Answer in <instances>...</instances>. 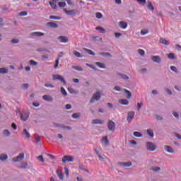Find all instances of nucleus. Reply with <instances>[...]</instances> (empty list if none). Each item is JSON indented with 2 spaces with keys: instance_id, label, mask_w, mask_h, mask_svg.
<instances>
[{
  "instance_id": "f257e3e1",
  "label": "nucleus",
  "mask_w": 181,
  "mask_h": 181,
  "mask_svg": "<svg viewBox=\"0 0 181 181\" xmlns=\"http://www.w3.org/2000/svg\"><path fill=\"white\" fill-rule=\"evenodd\" d=\"M100 100H101V93H100V91H97L93 95L92 98H90V103L94 104L95 101H100Z\"/></svg>"
},
{
  "instance_id": "f03ea898",
  "label": "nucleus",
  "mask_w": 181,
  "mask_h": 181,
  "mask_svg": "<svg viewBox=\"0 0 181 181\" xmlns=\"http://www.w3.org/2000/svg\"><path fill=\"white\" fill-rule=\"evenodd\" d=\"M52 78H53V80H58L59 81H62V83H63L64 86H66L67 84V82L66 81L64 78H63V76H62V75L54 74L52 76Z\"/></svg>"
},
{
  "instance_id": "7ed1b4c3",
  "label": "nucleus",
  "mask_w": 181,
  "mask_h": 181,
  "mask_svg": "<svg viewBox=\"0 0 181 181\" xmlns=\"http://www.w3.org/2000/svg\"><path fill=\"white\" fill-rule=\"evenodd\" d=\"M146 146H147V151H150L151 152H153L156 149V145L155 144L151 142V141H147L146 142Z\"/></svg>"
},
{
  "instance_id": "20e7f679",
  "label": "nucleus",
  "mask_w": 181,
  "mask_h": 181,
  "mask_svg": "<svg viewBox=\"0 0 181 181\" xmlns=\"http://www.w3.org/2000/svg\"><path fill=\"white\" fill-rule=\"evenodd\" d=\"M53 124L57 127V128H62V129H68L69 131H71V127L70 126H66L61 123H55L54 122Z\"/></svg>"
},
{
  "instance_id": "39448f33",
  "label": "nucleus",
  "mask_w": 181,
  "mask_h": 181,
  "mask_svg": "<svg viewBox=\"0 0 181 181\" xmlns=\"http://www.w3.org/2000/svg\"><path fill=\"white\" fill-rule=\"evenodd\" d=\"M23 159H25V153H20L19 155L16 157H14L13 158V162H19L21 160H23Z\"/></svg>"
},
{
  "instance_id": "423d86ee",
  "label": "nucleus",
  "mask_w": 181,
  "mask_h": 181,
  "mask_svg": "<svg viewBox=\"0 0 181 181\" xmlns=\"http://www.w3.org/2000/svg\"><path fill=\"white\" fill-rule=\"evenodd\" d=\"M74 157L70 156H64L62 158V163H66V162H74Z\"/></svg>"
},
{
  "instance_id": "0eeeda50",
  "label": "nucleus",
  "mask_w": 181,
  "mask_h": 181,
  "mask_svg": "<svg viewBox=\"0 0 181 181\" xmlns=\"http://www.w3.org/2000/svg\"><path fill=\"white\" fill-rule=\"evenodd\" d=\"M64 12L69 16H76V12H77V10H67V8H64Z\"/></svg>"
},
{
  "instance_id": "6e6552de",
  "label": "nucleus",
  "mask_w": 181,
  "mask_h": 181,
  "mask_svg": "<svg viewBox=\"0 0 181 181\" xmlns=\"http://www.w3.org/2000/svg\"><path fill=\"white\" fill-rule=\"evenodd\" d=\"M151 60L153 62V63H158L159 64L162 62V58L158 55H153L151 57Z\"/></svg>"
},
{
  "instance_id": "1a4fd4ad",
  "label": "nucleus",
  "mask_w": 181,
  "mask_h": 181,
  "mask_svg": "<svg viewBox=\"0 0 181 181\" xmlns=\"http://www.w3.org/2000/svg\"><path fill=\"white\" fill-rule=\"evenodd\" d=\"M107 127L110 131H115V123L112 120L108 122Z\"/></svg>"
},
{
  "instance_id": "9d476101",
  "label": "nucleus",
  "mask_w": 181,
  "mask_h": 181,
  "mask_svg": "<svg viewBox=\"0 0 181 181\" xmlns=\"http://www.w3.org/2000/svg\"><path fill=\"white\" fill-rule=\"evenodd\" d=\"M134 117H135V112H134V111L129 112L128 115H127L128 122H131V121H132V119H134Z\"/></svg>"
},
{
  "instance_id": "9b49d317",
  "label": "nucleus",
  "mask_w": 181,
  "mask_h": 181,
  "mask_svg": "<svg viewBox=\"0 0 181 181\" xmlns=\"http://www.w3.org/2000/svg\"><path fill=\"white\" fill-rule=\"evenodd\" d=\"M58 40H59V42H61V43H67V42H69V37H66V36H59L57 37Z\"/></svg>"
},
{
  "instance_id": "f8f14e48",
  "label": "nucleus",
  "mask_w": 181,
  "mask_h": 181,
  "mask_svg": "<svg viewBox=\"0 0 181 181\" xmlns=\"http://www.w3.org/2000/svg\"><path fill=\"white\" fill-rule=\"evenodd\" d=\"M117 165H119L120 166H124V168H129L130 166H132V163H131V162H119V163H117Z\"/></svg>"
},
{
  "instance_id": "ddd939ff",
  "label": "nucleus",
  "mask_w": 181,
  "mask_h": 181,
  "mask_svg": "<svg viewBox=\"0 0 181 181\" xmlns=\"http://www.w3.org/2000/svg\"><path fill=\"white\" fill-rule=\"evenodd\" d=\"M42 100L47 101V103H53V98L49 95H45L42 96Z\"/></svg>"
},
{
  "instance_id": "4468645a",
  "label": "nucleus",
  "mask_w": 181,
  "mask_h": 181,
  "mask_svg": "<svg viewBox=\"0 0 181 181\" xmlns=\"http://www.w3.org/2000/svg\"><path fill=\"white\" fill-rule=\"evenodd\" d=\"M92 124L93 125H103L104 124V122L100 119H95L92 120Z\"/></svg>"
},
{
  "instance_id": "2eb2a0df",
  "label": "nucleus",
  "mask_w": 181,
  "mask_h": 181,
  "mask_svg": "<svg viewBox=\"0 0 181 181\" xmlns=\"http://www.w3.org/2000/svg\"><path fill=\"white\" fill-rule=\"evenodd\" d=\"M46 25L47 26H49V28H52V29H57V28H59V25L54 22H48Z\"/></svg>"
},
{
  "instance_id": "dca6fc26",
  "label": "nucleus",
  "mask_w": 181,
  "mask_h": 181,
  "mask_svg": "<svg viewBox=\"0 0 181 181\" xmlns=\"http://www.w3.org/2000/svg\"><path fill=\"white\" fill-rule=\"evenodd\" d=\"M21 119L24 122L28 121L29 119V114L28 112L21 113Z\"/></svg>"
},
{
  "instance_id": "f3484780",
  "label": "nucleus",
  "mask_w": 181,
  "mask_h": 181,
  "mask_svg": "<svg viewBox=\"0 0 181 181\" xmlns=\"http://www.w3.org/2000/svg\"><path fill=\"white\" fill-rule=\"evenodd\" d=\"M119 26L121 29H127V28H128V24L125 21H120L119 23Z\"/></svg>"
},
{
  "instance_id": "a211bd4d",
  "label": "nucleus",
  "mask_w": 181,
  "mask_h": 181,
  "mask_svg": "<svg viewBox=\"0 0 181 181\" xmlns=\"http://www.w3.org/2000/svg\"><path fill=\"white\" fill-rule=\"evenodd\" d=\"M31 36H35L37 37H40V36H45V33L40 32H33L31 33Z\"/></svg>"
},
{
  "instance_id": "6ab92c4d",
  "label": "nucleus",
  "mask_w": 181,
  "mask_h": 181,
  "mask_svg": "<svg viewBox=\"0 0 181 181\" xmlns=\"http://www.w3.org/2000/svg\"><path fill=\"white\" fill-rule=\"evenodd\" d=\"M117 74L121 77L123 80H129V77L127 76L125 74H122L119 72H117Z\"/></svg>"
},
{
  "instance_id": "aec40b11",
  "label": "nucleus",
  "mask_w": 181,
  "mask_h": 181,
  "mask_svg": "<svg viewBox=\"0 0 181 181\" xmlns=\"http://www.w3.org/2000/svg\"><path fill=\"white\" fill-rule=\"evenodd\" d=\"M57 175H58V177H59L60 180H63L64 175L63 174V173L62 172V170L57 169Z\"/></svg>"
},
{
  "instance_id": "412c9836",
  "label": "nucleus",
  "mask_w": 181,
  "mask_h": 181,
  "mask_svg": "<svg viewBox=\"0 0 181 181\" xmlns=\"http://www.w3.org/2000/svg\"><path fill=\"white\" fill-rule=\"evenodd\" d=\"M165 149L169 153H175V150H173V148L170 146H165Z\"/></svg>"
},
{
  "instance_id": "4be33fe9",
  "label": "nucleus",
  "mask_w": 181,
  "mask_h": 181,
  "mask_svg": "<svg viewBox=\"0 0 181 181\" xmlns=\"http://www.w3.org/2000/svg\"><path fill=\"white\" fill-rule=\"evenodd\" d=\"M102 142H105V146H108L110 145V140H108V136H104L102 139Z\"/></svg>"
},
{
  "instance_id": "5701e85b",
  "label": "nucleus",
  "mask_w": 181,
  "mask_h": 181,
  "mask_svg": "<svg viewBox=\"0 0 181 181\" xmlns=\"http://www.w3.org/2000/svg\"><path fill=\"white\" fill-rule=\"evenodd\" d=\"M159 42H160V43H162V45H165V46H169V45H170L169 41H168L165 38H160Z\"/></svg>"
},
{
  "instance_id": "b1692460",
  "label": "nucleus",
  "mask_w": 181,
  "mask_h": 181,
  "mask_svg": "<svg viewBox=\"0 0 181 181\" xmlns=\"http://www.w3.org/2000/svg\"><path fill=\"white\" fill-rule=\"evenodd\" d=\"M119 103L122 105H128L129 104V101L127 99H120L119 100Z\"/></svg>"
},
{
  "instance_id": "393cba45",
  "label": "nucleus",
  "mask_w": 181,
  "mask_h": 181,
  "mask_svg": "<svg viewBox=\"0 0 181 181\" xmlns=\"http://www.w3.org/2000/svg\"><path fill=\"white\" fill-rule=\"evenodd\" d=\"M8 159V155L5 153L0 154V160L5 162Z\"/></svg>"
},
{
  "instance_id": "a878e982",
  "label": "nucleus",
  "mask_w": 181,
  "mask_h": 181,
  "mask_svg": "<svg viewBox=\"0 0 181 181\" xmlns=\"http://www.w3.org/2000/svg\"><path fill=\"white\" fill-rule=\"evenodd\" d=\"M147 8L148 9H149V11H152V12L155 11V7H153V4H152V1L148 2Z\"/></svg>"
},
{
  "instance_id": "bb28decb",
  "label": "nucleus",
  "mask_w": 181,
  "mask_h": 181,
  "mask_svg": "<svg viewBox=\"0 0 181 181\" xmlns=\"http://www.w3.org/2000/svg\"><path fill=\"white\" fill-rule=\"evenodd\" d=\"M99 54L103 57H112V55L109 52H99Z\"/></svg>"
},
{
  "instance_id": "cd10ccee",
  "label": "nucleus",
  "mask_w": 181,
  "mask_h": 181,
  "mask_svg": "<svg viewBox=\"0 0 181 181\" xmlns=\"http://www.w3.org/2000/svg\"><path fill=\"white\" fill-rule=\"evenodd\" d=\"M83 50L84 52H86V53H88V54H90V56H95V53L91 49L83 48Z\"/></svg>"
},
{
  "instance_id": "c85d7f7f",
  "label": "nucleus",
  "mask_w": 181,
  "mask_h": 181,
  "mask_svg": "<svg viewBox=\"0 0 181 181\" xmlns=\"http://www.w3.org/2000/svg\"><path fill=\"white\" fill-rule=\"evenodd\" d=\"M124 93H125V94H127V98L128 100H129L131 98V97H132V93H131V91H129L127 89H124Z\"/></svg>"
},
{
  "instance_id": "c756f323",
  "label": "nucleus",
  "mask_w": 181,
  "mask_h": 181,
  "mask_svg": "<svg viewBox=\"0 0 181 181\" xmlns=\"http://www.w3.org/2000/svg\"><path fill=\"white\" fill-rule=\"evenodd\" d=\"M168 59H170V60H176V59H177V57L174 53L168 54Z\"/></svg>"
},
{
  "instance_id": "7c9ffc66",
  "label": "nucleus",
  "mask_w": 181,
  "mask_h": 181,
  "mask_svg": "<svg viewBox=\"0 0 181 181\" xmlns=\"http://www.w3.org/2000/svg\"><path fill=\"white\" fill-rule=\"evenodd\" d=\"M96 30H99V32H100V33H105V29H104V28H103V27H101V26H98V27H96Z\"/></svg>"
},
{
  "instance_id": "2f4dec72",
  "label": "nucleus",
  "mask_w": 181,
  "mask_h": 181,
  "mask_svg": "<svg viewBox=\"0 0 181 181\" xmlns=\"http://www.w3.org/2000/svg\"><path fill=\"white\" fill-rule=\"evenodd\" d=\"M23 135H25V137H27L28 139L30 138V134H29V132H28L26 129H24L23 130Z\"/></svg>"
},
{
  "instance_id": "473e14b6",
  "label": "nucleus",
  "mask_w": 181,
  "mask_h": 181,
  "mask_svg": "<svg viewBox=\"0 0 181 181\" xmlns=\"http://www.w3.org/2000/svg\"><path fill=\"white\" fill-rule=\"evenodd\" d=\"M147 134L148 135H149V136H151V138H153V136H155V134H153V130L148 129L147 130Z\"/></svg>"
},
{
  "instance_id": "72a5a7b5",
  "label": "nucleus",
  "mask_w": 181,
  "mask_h": 181,
  "mask_svg": "<svg viewBox=\"0 0 181 181\" xmlns=\"http://www.w3.org/2000/svg\"><path fill=\"white\" fill-rule=\"evenodd\" d=\"M0 74H8V69L0 68Z\"/></svg>"
},
{
  "instance_id": "f704fd0d",
  "label": "nucleus",
  "mask_w": 181,
  "mask_h": 181,
  "mask_svg": "<svg viewBox=\"0 0 181 181\" xmlns=\"http://www.w3.org/2000/svg\"><path fill=\"white\" fill-rule=\"evenodd\" d=\"M3 135H4V136H10L11 132H9V130H8V129H4L3 131Z\"/></svg>"
},
{
  "instance_id": "c9c22d12",
  "label": "nucleus",
  "mask_w": 181,
  "mask_h": 181,
  "mask_svg": "<svg viewBox=\"0 0 181 181\" xmlns=\"http://www.w3.org/2000/svg\"><path fill=\"white\" fill-rule=\"evenodd\" d=\"M133 135H134L136 138H142V133L139 132H134L133 133Z\"/></svg>"
},
{
  "instance_id": "e433bc0d",
  "label": "nucleus",
  "mask_w": 181,
  "mask_h": 181,
  "mask_svg": "<svg viewBox=\"0 0 181 181\" xmlns=\"http://www.w3.org/2000/svg\"><path fill=\"white\" fill-rule=\"evenodd\" d=\"M95 65L100 67V69H105V65L101 62H95Z\"/></svg>"
},
{
  "instance_id": "4c0bfd02",
  "label": "nucleus",
  "mask_w": 181,
  "mask_h": 181,
  "mask_svg": "<svg viewBox=\"0 0 181 181\" xmlns=\"http://www.w3.org/2000/svg\"><path fill=\"white\" fill-rule=\"evenodd\" d=\"M71 117L74 119H78V118H80V117H81V115H80V113H74V114H72Z\"/></svg>"
},
{
  "instance_id": "58836bf2",
  "label": "nucleus",
  "mask_w": 181,
  "mask_h": 181,
  "mask_svg": "<svg viewBox=\"0 0 181 181\" xmlns=\"http://www.w3.org/2000/svg\"><path fill=\"white\" fill-rule=\"evenodd\" d=\"M72 69L74 70H77V71H83V68L81 66H72Z\"/></svg>"
},
{
  "instance_id": "ea45409f",
  "label": "nucleus",
  "mask_w": 181,
  "mask_h": 181,
  "mask_svg": "<svg viewBox=\"0 0 181 181\" xmlns=\"http://www.w3.org/2000/svg\"><path fill=\"white\" fill-rule=\"evenodd\" d=\"M49 4L52 9H56L57 8V4H54V1H49Z\"/></svg>"
},
{
  "instance_id": "a19ab883",
  "label": "nucleus",
  "mask_w": 181,
  "mask_h": 181,
  "mask_svg": "<svg viewBox=\"0 0 181 181\" xmlns=\"http://www.w3.org/2000/svg\"><path fill=\"white\" fill-rule=\"evenodd\" d=\"M61 93L62 95H64V97H67V91H66V89H64V88L61 87Z\"/></svg>"
},
{
  "instance_id": "79ce46f5",
  "label": "nucleus",
  "mask_w": 181,
  "mask_h": 181,
  "mask_svg": "<svg viewBox=\"0 0 181 181\" xmlns=\"http://www.w3.org/2000/svg\"><path fill=\"white\" fill-rule=\"evenodd\" d=\"M29 168L28 166V163H23L21 166H20V169H28Z\"/></svg>"
},
{
  "instance_id": "37998d69",
  "label": "nucleus",
  "mask_w": 181,
  "mask_h": 181,
  "mask_svg": "<svg viewBox=\"0 0 181 181\" xmlns=\"http://www.w3.org/2000/svg\"><path fill=\"white\" fill-rule=\"evenodd\" d=\"M29 63L30 66H37L38 63L36 61H34L33 59H31L29 61Z\"/></svg>"
},
{
  "instance_id": "c03bdc74",
  "label": "nucleus",
  "mask_w": 181,
  "mask_h": 181,
  "mask_svg": "<svg viewBox=\"0 0 181 181\" xmlns=\"http://www.w3.org/2000/svg\"><path fill=\"white\" fill-rule=\"evenodd\" d=\"M49 19H56L57 21H60V19H62V17L57 16H50Z\"/></svg>"
},
{
  "instance_id": "a18cd8bd",
  "label": "nucleus",
  "mask_w": 181,
  "mask_h": 181,
  "mask_svg": "<svg viewBox=\"0 0 181 181\" xmlns=\"http://www.w3.org/2000/svg\"><path fill=\"white\" fill-rule=\"evenodd\" d=\"M170 70H172V71H174V73H177V74L179 73L177 68H176V66H171Z\"/></svg>"
},
{
  "instance_id": "49530a36",
  "label": "nucleus",
  "mask_w": 181,
  "mask_h": 181,
  "mask_svg": "<svg viewBox=\"0 0 181 181\" xmlns=\"http://www.w3.org/2000/svg\"><path fill=\"white\" fill-rule=\"evenodd\" d=\"M74 54L76 57H83L82 54L80 52H78V51H74Z\"/></svg>"
},
{
  "instance_id": "de8ad7c7",
  "label": "nucleus",
  "mask_w": 181,
  "mask_h": 181,
  "mask_svg": "<svg viewBox=\"0 0 181 181\" xmlns=\"http://www.w3.org/2000/svg\"><path fill=\"white\" fill-rule=\"evenodd\" d=\"M37 160H39L40 162H42V163H45V158H43V156H39L38 157H37Z\"/></svg>"
},
{
  "instance_id": "09e8293b",
  "label": "nucleus",
  "mask_w": 181,
  "mask_h": 181,
  "mask_svg": "<svg viewBox=\"0 0 181 181\" xmlns=\"http://www.w3.org/2000/svg\"><path fill=\"white\" fill-rule=\"evenodd\" d=\"M58 6H59V8H64V6H66V2L64 1L59 2Z\"/></svg>"
},
{
  "instance_id": "8fccbe9b",
  "label": "nucleus",
  "mask_w": 181,
  "mask_h": 181,
  "mask_svg": "<svg viewBox=\"0 0 181 181\" xmlns=\"http://www.w3.org/2000/svg\"><path fill=\"white\" fill-rule=\"evenodd\" d=\"M138 4L140 5H146V0H136Z\"/></svg>"
},
{
  "instance_id": "3c124183",
  "label": "nucleus",
  "mask_w": 181,
  "mask_h": 181,
  "mask_svg": "<svg viewBox=\"0 0 181 181\" xmlns=\"http://www.w3.org/2000/svg\"><path fill=\"white\" fill-rule=\"evenodd\" d=\"M142 105H144V103H137V110L140 111L141 108L142 107Z\"/></svg>"
},
{
  "instance_id": "603ef678",
  "label": "nucleus",
  "mask_w": 181,
  "mask_h": 181,
  "mask_svg": "<svg viewBox=\"0 0 181 181\" xmlns=\"http://www.w3.org/2000/svg\"><path fill=\"white\" fill-rule=\"evenodd\" d=\"M34 138L37 144H39V142L40 141V136H37V134H35Z\"/></svg>"
},
{
  "instance_id": "864d4df0",
  "label": "nucleus",
  "mask_w": 181,
  "mask_h": 181,
  "mask_svg": "<svg viewBox=\"0 0 181 181\" xmlns=\"http://www.w3.org/2000/svg\"><path fill=\"white\" fill-rule=\"evenodd\" d=\"M138 52L140 56H145V51L144 49H139Z\"/></svg>"
},
{
  "instance_id": "5fc2aeb1",
  "label": "nucleus",
  "mask_w": 181,
  "mask_h": 181,
  "mask_svg": "<svg viewBox=\"0 0 181 181\" xmlns=\"http://www.w3.org/2000/svg\"><path fill=\"white\" fill-rule=\"evenodd\" d=\"M96 18L97 19H102L103 13H101L100 12L96 13Z\"/></svg>"
},
{
  "instance_id": "6e6d98bb",
  "label": "nucleus",
  "mask_w": 181,
  "mask_h": 181,
  "mask_svg": "<svg viewBox=\"0 0 181 181\" xmlns=\"http://www.w3.org/2000/svg\"><path fill=\"white\" fill-rule=\"evenodd\" d=\"M19 16H26L28 15V12L27 11H21L19 13Z\"/></svg>"
},
{
  "instance_id": "4d7b16f0",
  "label": "nucleus",
  "mask_w": 181,
  "mask_h": 181,
  "mask_svg": "<svg viewBox=\"0 0 181 181\" xmlns=\"http://www.w3.org/2000/svg\"><path fill=\"white\" fill-rule=\"evenodd\" d=\"M37 52H47V53L50 52V51L49 49H46V48H44V49L39 48L37 49Z\"/></svg>"
},
{
  "instance_id": "13d9d810",
  "label": "nucleus",
  "mask_w": 181,
  "mask_h": 181,
  "mask_svg": "<svg viewBox=\"0 0 181 181\" xmlns=\"http://www.w3.org/2000/svg\"><path fill=\"white\" fill-rule=\"evenodd\" d=\"M22 87H23V88L24 90H28V88H29V85H28V83H23V84L22 85Z\"/></svg>"
},
{
  "instance_id": "bf43d9fd",
  "label": "nucleus",
  "mask_w": 181,
  "mask_h": 181,
  "mask_svg": "<svg viewBox=\"0 0 181 181\" xmlns=\"http://www.w3.org/2000/svg\"><path fill=\"white\" fill-rule=\"evenodd\" d=\"M86 66H88V67H90V69H93V70H97V68L95 66H94V65H91L90 64H86Z\"/></svg>"
},
{
  "instance_id": "052dcab7",
  "label": "nucleus",
  "mask_w": 181,
  "mask_h": 181,
  "mask_svg": "<svg viewBox=\"0 0 181 181\" xmlns=\"http://www.w3.org/2000/svg\"><path fill=\"white\" fill-rule=\"evenodd\" d=\"M148 30H141V35H147V33H148Z\"/></svg>"
},
{
  "instance_id": "680f3d73",
  "label": "nucleus",
  "mask_w": 181,
  "mask_h": 181,
  "mask_svg": "<svg viewBox=\"0 0 181 181\" xmlns=\"http://www.w3.org/2000/svg\"><path fill=\"white\" fill-rule=\"evenodd\" d=\"M59 67V58H57L55 61V65L54 66V69H57Z\"/></svg>"
},
{
  "instance_id": "e2e57ef3",
  "label": "nucleus",
  "mask_w": 181,
  "mask_h": 181,
  "mask_svg": "<svg viewBox=\"0 0 181 181\" xmlns=\"http://www.w3.org/2000/svg\"><path fill=\"white\" fill-rule=\"evenodd\" d=\"M93 40L100 41V40H103V38L100 37H98V36H95V37H93Z\"/></svg>"
},
{
  "instance_id": "0e129e2a",
  "label": "nucleus",
  "mask_w": 181,
  "mask_h": 181,
  "mask_svg": "<svg viewBox=\"0 0 181 181\" xmlns=\"http://www.w3.org/2000/svg\"><path fill=\"white\" fill-rule=\"evenodd\" d=\"M11 43L18 44V43H19V40L13 38L11 40Z\"/></svg>"
},
{
  "instance_id": "69168bd1",
  "label": "nucleus",
  "mask_w": 181,
  "mask_h": 181,
  "mask_svg": "<svg viewBox=\"0 0 181 181\" xmlns=\"http://www.w3.org/2000/svg\"><path fill=\"white\" fill-rule=\"evenodd\" d=\"M11 128H13L14 129V131H16V129H18V126L16 125V124L12 123Z\"/></svg>"
},
{
  "instance_id": "338daca9",
  "label": "nucleus",
  "mask_w": 181,
  "mask_h": 181,
  "mask_svg": "<svg viewBox=\"0 0 181 181\" xmlns=\"http://www.w3.org/2000/svg\"><path fill=\"white\" fill-rule=\"evenodd\" d=\"M173 115L175 118H177V119H179V113H177V112H173Z\"/></svg>"
},
{
  "instance_id": "774afa93",
  "label": "nucleus",
  "mask_w": 181,
  "mask_h": 181,
  "mask_svg": "<svg viewBox=\"0 0 181 181\" xmlns=\"http://www.w3.org/2000/svg\"><path fill=\"white\" fill-rule=\"evenodd\" d=\"M114 90H115V91H121V87L119 86H115Z\"/></svg>"
}]
</instances>
